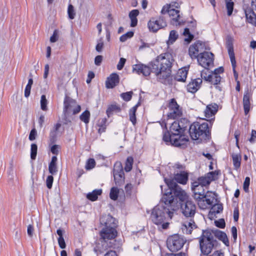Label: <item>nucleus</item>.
Here are the masks:
<instances>
[{"label": "nucleus", "mask_w": 256, "mask_h": 256, "mask_svg": "<svg viewBox=\"0 0 256 256\" xmlns=\"http://www.w3.org/2000/svg\"><path fill=\"white\" fill-rule=\"evenodd\" d=\"M173 59L168 54H160L150 64L152 72L160 82H164L172 74Z\"/></svg>", "instance_id": "f257e3e1"}, {"label": "nucleus", "mask_w": 256, "mask_h": 256, "mask_svg": "<svg viewBox=\"0 0 256 256\" xmlns=\"http://www.w3.org/2000/svg\"><path fill=\"white\" fill-rule=\"evenodd\" d=\"M186 126H180V122H173L170 127V132H165L163 140L167 144H172L175 146L184 145L188 142V136L183 134Z\"/></svg>", "instance_id": "f03ea898"}, {"label": "nucleus", "mask_w": 256, "mask_h": 256, "mask_svg": "<svg viewBox=\"0 0 256 256\" xmlns=\"http://www.w3.org/2000/svg\"><path fill=\"white\" fill-rule=\"evenodd\" d=\"M189 132L194 140H206L210 133L208 123L204 122L200 124L199 122H194L190 125Z\"/></svg>", "instance_id": "7ed1b4c3"}, {"label": "nucleus", "mask_w": 256, "mask_h": 256, "mask_svg": "<svg viewBox=\"0 0 256 256\" xmlns=\"http://www.w3.org/2000/svg\"><path fill=\"white\" fill-rule=\"evenodd\" d=\"M166 213L170 218L173 216V212L170 211L169 208H166L162 207L156 206L152 212L151 218L152 222L156 225H161L163 229L168 228L169 224L164 222L165 220V213Z\"/></svg>", "instance_id": "20e7f679"}, {"label": "nucleus", "mask_w": 256, "mask_h": 256, "mask_svg": "<svg viewBox=\"0 0 256 256\" xmlns=\"http://www.w3.org/2000/svg\"><path fill=\"white\" fill-rule=\"evenodd\" d=\"M223 72L224 68L222 67L216 68L212 72L202 70L201 72V77L204 81L214 85L215 88L218 91H221L222 87L219 86L221 81V77L220 74Z\"/></svg>", "instance_id": "39448f33"}, {"label": "nucleus", "mask_w": 256, "mask_h": 256, "mask_svg": "<svg viewBox=\"0 0 256 256\" xmlns=\"http://www.w3.org/2000/svg\"><path fill=\"white\" fill-rule=\"evenodd\" d=\"M214 238L212 234L209 230L203 231L200 238V246L201 253L204 255L210 254L214 248Z\"/></svg>", "instance_id": "423d86ee"}, {"label": "nucleus", "mask_w": 256, "mask_h": 256, "mask_svg": "<svg viewBox=\"0 0 256 256\" xmlns=\"http://www.w3.org/2000/svg\"><path fill=\"white\" fill-rule=\"evenodd\" d=\"M164 181L168 187L166 192L164 193L162 200L166 205H170L172 211H176L178 208V206H174L176 204V200L174 199V196L172 194L173 189L176 188V182L172 180L164 179Z\"/></svg>", "instance_id": "0eeeda50"}, {"label": "nucleus", "mask_w": 256, "mask_h": 256, "mask_svg": "<svg viewBox=\"0 0 256 256\" xmlns=\"http://www.w3.org/2000/svg\"><path fill=\"white\" fill-rule=\"evenodd\" d=\"M186 240L178 234H174L170 236L167 240V246L172 252L180 250L184 246Z\"/></svg>", "instance_id": "6e6552de"}, {"label": "nucleus", "mask_w": 256, "mask_h": 256, "mask_svg": "<svg viewBox=\"0 0 256 256\" xmlns=\"http://www.w3.org/2000/svg\"><path fill=\"white\" fill-rule=\"evenodd\" d=\"M176 8H178V6L174 4H166L162 7L160 12L163 14L168 13L172 18L173 24H177V23L179 24L180 15L179 10Z\"/></svg>", "instance_id": "1a4fd4ad"}, {"label": "nucleus", "mask_w": 256, "mask_h": 256, "mask_svg": "<svg viewBox=\"0 0 256 256\" xmlns=\"http://www.w3.org/2000/svg\"><path fill=\"white\" fill-rule=\"evenodd\" d=\"M169 112L168 114V118L175 119L180 117L182 114V108L174 98L170 100L168 104Z\"/></svg>", "instance_id": "9d476101"}, {"label": "nucleus", "mask_w": 256, "mask_h": 256, "mask_svg": "<svg viewBox=\"0 0 256 256\" xmlns=\"http://www.w3.org/2000/svg\"><path fill=\"white\" fill-rule=\"evenodd\" d=\"M148 26L150 30L154 32L166 27V22L162 16L158 18H152L148 22Z\"/></svg>", "instance_id": "9b49d317"}, {"label": "nucleus", "mask_w": 256, "mask_h": 256, "mask_svg": "<svg viewBox=\"0 0 256 256\" xmlns=\"http://www.w3.org/2000/svg\"><path fill=\"white\" fill-rule=\"evenodd\" d=\"M197 59L198 64L205 68H208L214 64V54L212 52L200 53Z\"/></svg>", "instance_id": "f8f14e48"}, {"label": "nucleus", "mask_w": 256, "mask_h": 256, "mask_svg": "<svg viewBox=\"0 0 256 256\" xmlns=\"http://www.w3.org/2000/svg\"><path fill=\"white\" fill-rule=\"evenodd\" d=\"M114 176L116 184L121 186L124 183V172L120 162L116 164L114 170Z\"/></svg>", "instance_id": "ddd939ff"}, {"label": "nucleus", "mask_w": 256, "mask_h": 256, "mask_svg": "<svg viewBox=\"0 0 256 256\" xmlns=\"http://www.w3.org/2000/svg\"><path fill=\"white\" fill-rule=\"evenodd\" d=\"M181 210L182 213L186 216L192 217L195 214L196 206L192 201L187 200L184 204H182Z\"/></svg>", "instance_id": "4468645a"}, {"label": "nucleus", "mask_w": 256, "mask_h": 256, "mask_svg": "<svg viewBox=\"0 0 256 256\" xmlns=\"http://www.w3.org/2000/svg\"><path fill=\"white\" fill-rule=\"evenodd\" d=\"M100 235L104 240H112L117 235V232L115 228L104 227L101 230Z\"/></svg>", "instance_id": "2eb2a0df"}, {"label": "nucleus", "mask_w": 256, "mask_h": 256, "mask_svg": "<svg viewBox=\"0 0 256 256\" xmlns=\"http://www.w3.org/2000/svg\"><path fill=\"white\" fill-rule=\"evenodd\" d=\"M133 72L138 74H142L144 76H148L151 72L150 67L143 64H134L132 68Z\"/></svg>", "instance_id": "dca6fc26"}, {"label": "nucleus", "mask_w": 256, "mask_h": 256, "mask_svg": "<svg viewBox=\"0 0 256 256\" xmlns=\"http://www.w3.org/2000/svg\"><path fill=\"white\" fill-rule=\"evenodd\" d=\"M202 42H197L190 46L188 54L192 58H198V52L202 50Z\"/></svg>", "instance_id": "f3484780"}, {"label": "nucleus", "mask_w": 256, "mask_h": 256, "mask_svg": "<svg viewBox=\"0 0 256 256\" xmlns=\"http://www.w3.org/2000/svg\"><path fill=\"white\" fill-rule=\"evenodd\" d=\"M115 219L110 214L103 215L100 218V223L104 227L115 228L116 224Z\"/></svg>", "instance_id": "a211bd4d"}, {"label": "nucleus", "mask_w": 256, "mask_h": 256, "mask_svg": "<svg viewBox=\"0 0 256 256\" xmlns=\"http://www.w3.org/2000/svg\"><path fill=\"white\" fill-rule=\"evenodd\" d=\"M192 188L194 193V198L195 200L200 199L204 196L205 193L204 187L199 184L198 182H193Z\"/></svg>", "instance_id": "6ab92c4d"}, {"label": "nucleus", "mask_w": 256, "mask_h": 256, "mask_svg": "<svg viewBox=\"0 0 256 256\" xmlns=\"http://www.w3.org/2000/svg\"><path fill=\"white\" fill-rule=\"evenodd\" d=\"M119 81L118 75L116 73H112L107 78L106 82V87L108 88H112L118 84Z\"/></svg>", "instance_id": "aec40b11"}, {"label": "nucleus", "mask_w": 256, "mask_h": 256, "mask_svg": "<svg viewBox=\"0 0 256 256\" xmlns=\"http://www.w3.org/2000/svg\"><path fill=\"white\" fill-rule=\"evenodd\" d=\"M218 106L216 104L212 103L208 105L204 111V116L206 118H210L214 116L217 112Z\"/></svg>", "instance_id": "412c9836"}, {"label": "nucleus", "mask_w": 256, "mask_h": 256, "mask_svg": "<svg viewBox=\"0 0 256 256\" xmlns=\"http://www.w3.org/2000/svg\"><path fill=\"white\" fill-rule=\"evenodd\" d=\"M188 70V66H185L179 69L174 76L175 80L181 82H186Z\"/></svg>", "instance_id": "4be33fe9"}, {"label": "nucleus", "mask_w": 256, "mask_h": 256, "mask_svg": "<svg viewBox=\"0 0 256 256\" xmlns=\"http://www.w3.org/2000/svg\"><path fill=\"white\" fill-rule=\"evenodd\" d=\"M202 82V79L200 78L192 80L187 86V90L188 92L192 93H194L196 92L200 88Z\"/></svg>", "instance_id": "5701e85b"}, {"label": "nucleus", "mask_w": 256, "mask_h": 256, "mask_svg": "<svg viewBox=\"0 0 256 256\" xmlns=\"http://www.w3.org/2000/svg\"><path fill=\"white\" fill-rule=\"evenodd\" d=\"M64 106L66 110H72L74 114H76L80 110V106L76 104V103L72 100L68 102V100H66L64 101Z\"/></svg>", "instance_id": "b1692460"}, {"label": "nucleus", "mask_w": 256, "mask_h": 256, "mask_svg": "<svg viewBox=\"0 0 256 256\" xmlns=\"http://www.w3.org/2000/svg\"><path fill=\"white\" fill-rule=\"evenodd\" d=\"M196 228V225L193 220L184 222L182 226V230L184 233L186 234H191L192 230Z\"/></svg>", "instance_id": "393cba45"}, {"label": "nucleus", "mask_w": 256, "mask_h": 256, "mask_svg": "<svg viewBox=\"0 0 256 256\" xmlns=\"http://www.w3.org/2000/svg\"><path fill=\"white\" fill-rule=\"evenodd\" d=\"M174 180L180 184H184L188 181V174L184 172L177 173L174 175Z\"/></svg>", "instance_id": "a878e982"}, {"label": "nucleus", "mask_w": 256, "mask_h": 256, "mask_svg": "<svg viewBox=\"0 0 256 256\" xmlns=\"http://www.w3.org/2000/svg\"><path fill=\"white\" fill-rule=\"evenodd\" d=\"M174 196L182 202H186L188 200V196L186 192L180 188H176L174 192Z\"/></svg>", "instance_id": "bb28decb"}, {"label": "nucleus", "mask_w": 256, "mask_h": 256, "mask_svg": "<svg viewBox=\"0 0 256 256\" xmlns=\"http://www.w3.org/2000/svg\"><path fill=\"white\" fill-rule=\"evenodd\" d=\"M57 158L56 156H53L52 160L49 164L48 171L52 174H55L58 172V167L56 165Z\"/></svg>", "instance_id": "cd10ccee"}, {"label": "nucleus", "mask_w": 256, "mask_h": 256, "mask_svg": "<svg viewBox=\"0 0 256 256\" xmlns=\"http://www.w3.org/2000/svg\"><path fill=\"white\" fill-rule=\"evenodd\" d=\"M205 200L208 202L210 206L212 205L216 202V195L212 192H208L203 196Z\"/></svg>", "instance_id": "c85d7f7f"}, {"label": "nucleus", "mask_w": 256, "mask_h": 256, "mask_svg": "<svg viewBox=\"0 0 256 256\" xmlns=\"http://www.w3.org/2000/svg\"><path fill=\"white\" fill-rule=\"evenodd\" d=\"M250 96L247 93L244 96L243 98V106L245 114H247L250 110Z\"/></svg>", "instance_id": "c756f323"}, {"label": "nucleus", "mask_w": 256, "mask_h": 256, "mask_svg": "<svg viewBox=\"0 0 256 256\" xmlns=\"http://www.w3.org/2000/svg\"><path fill=\"white\" fill-rule=\"evenodd\" d=\"M138 14L139 12L138 10H134L130 12L129 17L131 20V26L134 27L137 24L138 20L136 16Z\"/></svg>", "instance_id": "7c9ffc66"}, {"label": "nucleus", "mask_w": 256, "mask_h": 256, "mask_svg": "<svg viewBox=\"0 0 256 256\" xmlns=\"http://www.w3.org/2000/svg\"><path fill=\"white\" fill-rule=\"evenodd\" d=\"M246 20L253 25H256V15L253 11L250 10L246 12Z\"/></svg>", "instance_id": "2f4dec72"}, {"label": "nucleus", "mask_w": 256, "mask_h": 256, "mask_svg": "<svg viewBox=\"0 0 256 256\" xmlns=\"http://www.w3.org/2000/svg\"><path fill=\"white\" fill-rule=\"evenodd\" d=\"M102 194V190H94L92 192H90L87 194L86 198L92 200V201H95L97 200L98 196Z\"/></svg>", "instance_id": "473e14b6"}, {"label": "nucleus", "mask_w": 256, "mask_h": 256, "mask_svg": "<svg viewBox=\"0 0 256 256\" xmlns=\"http://www.w3.org/2000/svg\"><path fill=\"white\" fill-rule=\"evenodd\" d=\"M219 173V171L216 170L208 173L206 176H205L207 178L208 180L204 184H210L212 181L216 179Z\"/></svg>", "instance_id": "72a5a7b5"}, {"label": "nucleus", "mask_w": 256, "mask_h": 256, "mask_svg": "<svg viewBox=\"0 0 256 256\" xmlns=\"http://www.w3.org/2000/svg\"><path fill=\"white\" fill-rule=\"evenodd\" d=\"M233 164L236 169H238L240 166L241 156L239 154H233L232 155Z\"/></svg>", "instance_id": "f704fd0d"}, {"label": "nucleus", "mask_w": 256, "mask_h": 256, "mask_svg": "<svg viewBox=\"0 0 256 256\" xmlns=\"http://www.w3.org/2000/svg\"><path fill=\"white\" fill-rule=\"evenodd\" d=\"M178 38V34L177 32L174 30L170 32L168 40L167 41L168 45L172 44Z\"/></svg>", "instance_id": "c9c22d12"}, {"label": "nucleus", "mask_w": 256, "mask_h": 256, "mask_svg": "<svg viewBox=\"0 0 256 256\" xmlns=\"http://www.w3.org/2000/svg\"><path fill=\"white\" fill-rule=\"evenodd\" d=\"M138 108V105L133 106L130 110V120L132 122V124L134 125L136 122V112Z\"/></svg>", "instance_id": "e433bc0d"}, {"label": "nucleus", "mask_w": 256, "mask_h": 256, "mask_svg": "<svg viewBox=\"0 0 256 256\" xmlns=\"http://www.w3.org/2000/svg\"><path fill=\"white\" fill-rule=\"evenodd\" d=\"M228 52L229 56L232 64V66L234 68L236 66V59L233 47L232 46H229L228 47Z\"/></svg>", "instance_id": "4c0bfd02"}, {"label": "nucleus", "mask_w": 256, "mask_h": 256, "mask_svg": "<svg viewBox=\"0 0 256 256\" xmlns=\"http://www.w3.org/2000/svg\"><path fill=\"white\" fill-rule=\"evenodd\" d=\"M119 192L120 190L118 188L116 187L112 188L110 193V198L114 200H116L118 198Z\"/></svg>", "instance_id": "58836bf2"}, {"label": "nucleus", "mask_w": 256, "mask_h": 256, "mask_svg": "<svg viewBox=\"0 0 256 256\" xmlns=\"http://www.w3.org/2000/svg\"><path fill=\"white\" fill-rule=\"evenodd\" d=\"M198 202V204L201 209H206L208 206H210L208 202L205 200V198H201L200 199L196 200Z\"/></svg>", "instance_id": "ea45409f"}, {"label": "nucleus", "mask_w": 256, "mask_h": 256, "mask_svg": "<svg viewBox=\"0 0 256 256\" xmlns=\"http://www.w3.org/2000/svg\"><path fill=\"white\" fill-rule=\"evenodd\" d=\"M226 3V7L227 10V14L228 16H230L233 12L234 9V2L232 0H225Z\"/></svg>", "instance_id": "a19ab883"}, {"label": "nucleus", "mask_w": 256, "mask_h": 256, "mask_svg": "<svg viewBox=\"0 0 256 256\" xmlns=\"http://www.w3.org/2000/svg\"><path fill=\"white\" fill-rule=\"evenodd\" d=\"M90 118V112L88 110H85L80 116V119L85 124H87L89 122Z\"/></svg>", "instance_id": "79ce46f5"}, {"label": "nucleus", "mask_w": 256, "mask_h": 256, "mask_svg": "<svg viewBox=\"0 0 256 256\" xmlns=\"http://www.w3.org/2000/svg\"><path fill=\"white\" fill-rule=\"evenodd\" d=\"M33 84V80L32 78L28 80V83L26 86V87L24 90V96L26 98L29 96L30 93V90L32 88V86Z\"/></svg>", "instance_id": "37998d69"}, {"label": "nucleus", "mask_w": 256, "mask_h": 256, "mask_svg": "<svg viewBox=\"0 0 256 256\" xmlns=\"http://www.w3.org/2000/svg\"><path fill=\"white\" fill-rule=\"evenodd\" d=\"M120 110V108L116 105H111L106 110V113L108 116L113 112H119Z\"/></svg>", "instance_id": "c03bdc74"}, {"label": "nucleus", "mask_w": 256, "mask_h": 256, "mask_svg": "<svg viewBox=\"0 0 256 256\" xmlns=\"http://www.w3.org/2000/svg\"><path fill=\"white\" fill-rule=\"evenodd\" d=\"M133 161L134 160L132 157L129 156L127 158L124 167V170L126 172H130L132 170Z\"/></svg>", "instance_id": "a18cd8bd"}, {"label": "nucleus", "mask_w": 256, "mask_h": 256, "mask_svg": "<svg viewBox=\"0 0 256 256\" xmlns=\"http://www.w3.org/2000/svg\"><path fill=\"white\" fill-rule=\"evenodd\" d=\"M38 150V146L35 144H32L31 145L30 148V158L32 160L36 158Z\"/></svg>", "instance_id": "49530a36"}, {"label": "nucleus", "mask_w": 256, "mask_h": 256, "mask_svg": "<svg viewBox=\"0 0 256 256\" xmlns=\"http://www.w3.org/2000/svg\"><path fill=\"white\" fill-rule=\"evenodd\" d=\"M40 108L43 110H46L47 108V104H48V100L46 98V96L45 95L43 94L41 96L40 98Z\"/></svg>", "instance_id": "de8ad7c7"}, {"label": "nucleus", "mask_w": 256, "mask_h": 256, "mask_svg": "<svg viewBox=\"0 0 256 256\" xmlns=\"http://www.w3.org/2000/svg\"><path fill=\"white\" fill-rule=\"evenodd\" d=\"M183 34L186 37L184 38V40L189 43L193 38L194 36L192 35L188 28H186L184 31Z\"/></svg>", "instance_id": "09e8293b"}, {"label": "nucleus", "mask_w": 256, "mask_h": 256, "mask_svg": "<svg viewBox=\"0 0 256 256\" xmlns=\"http://www.w3.org/2000/svg\"><path fill=\"white\" fill-rule=\"evenodd\" d=\"M222 206L221 204H214L211 209L210 212L212 214H218L222 212Z\"/></svg>", "instance_id": "8fccbe9b"}, {"label": "nucleus", "mask_w": 256, "mask_h": 256, "mask_svg": "<svg viewBox=\"0 0 256 256\" xmlns=\"http://www.w3.org/2000/svg\"><path fill=\"white\" fill-rule=\"evenodd\" d=\"M132 94V92H124L120 94V96L124 100L128 102L131 100Z\"/></svg>", "instance_id": "3c124183"}, {"label": "nucleus", "mask_w": 256, "mask_h": 256, "mask_svg": "<svg viewBox=\"0 0 256 256\" xmlns=\"http://www.w3.org/2000/svg\"><path fill=\"white\" fill-rule=\"evenodd\" d=\"M68 17L70 19H74V18L76 12L74 6L72 4H69L68 6Z\"/></svg>", "instance_id": "603ef678"}, {"label": "nucleus", "mask_w": 256, "mask_h": 256, "mask_svg": "<svg viewBox=\"0 0 256 256\" xmlns=\"http://www.w3.org/2000/svg\"><path fill=\"white\" fill-rule=\"evenodd\" d=\"M134 36V32H128L127 33L122 35L120 37V40L122 42L126 41L128 38H130Z\"/></svg>", "instance_id": "864d4df0"}, {"label": "nucleus", "mask_w": 256, "mask_h": 256, "mask_svg": "<svg viewBox=\"0 0 256 256\" xmlns=\"http://www.w3.org/2000/svg\"><path fill=\"white\" fill-rule=\"evenodd\" d=\"M95 160L93 158H90L89 159L87 162L86 164V170H90L92 168H94L95 166Z\"/></svg>", "instance_id": "5fc2aeb1"}, {"label": "nucleus", "mask_w": 256, "mask_h": 256, "mask_svg": "<svg viewBox=\"0 0 256 256\" xmlns=\"http://www.w3.org/2000/svg\"><path fill=\"white\" fill-rule=\"evenodd\" d=\"M218 236L225 244L228 242V238L224 232H220L218 233Z\"/></svg>", "instance_id": "6e6d98bb"}, {"label": "nucleus", "mask_w": 256, "mask_h": 256, "mask_svg": "<svg viewBox=\"0 0 256 256\" xmlns=\"http://www.w3.org/2000/svg\"><path fill=\"white\" fill-rule=\"evenodd\" d=\"M54 181V178L52 176H48L46 180V184L48 188L49 189L52 187V183Z\"/></svg>", "instance_id": "4d7b16f0"}, {"label": "nucleus", "mask_w": 256, "mask_h": 256, "mask_svg": "<svg viewBox=\"0 0 256 256\" xmlns=\"http://www.w3.org/2000/svg\"><path fill=\"white\" fill-rule=\"evenodd\" d=\"M208 180L206 176L201 177L199 178L197 182H198L199 184L202 186L204 187V186H206L209 184H204Z\"/></svg>", "instance_id": "13d9d810"}, {"label": "nucleus", "mask_w": 256, "mask_h": 256, "mask_svg": "<svg viewBox=\"0 0 256 256\" xmlns=\"http://www.w3.org/2000/svg\"><path fill=\"white\" fill-rule=\"evenodd\" d=\"M126 62V60L125 58H120L116 66L118 70H121L123 68Z\"/></svg>", "instance_id": "bf43d9fd"}, {"label": "nucleus", "mask_w": 256, "mask_h": 256, "mask_svg": "<svg viewBox=\"0 0 256 256\" xmlns=\"http://www.w3.org/2000/svg\"><path fill=\"white\" fill-rule=\"evenodd\" d=\"M37 135V132L35 128H33L31 130L30 135H29V140H34L36 139V136Z\"/></svg>", "instance_id": "052dcab7"}, {"label": "nucleus", "mask_w": 256, "mask_h": 256, "mask_svg": "<svg viewBox=\"0 0 256 256\" xmlns=\"http://www.w3.org/2000/svg\"><path fill=\"white\" fill-rule=\"evenodd\" d=\"M216 226L220 228H224L225 226V222L223 219L215 221Z\"/></svg>", "instance_id": "680f3d73"}, {"label": "nucleus", "mask_w": 256, "mask_h": 256, "mask_svg": "<svg viewBox=\"0 0 256 256\" xmlns=\"http://www.w3.org/2000/svg\"><path fill=\"white\" fill-rule=\"evenodd\" d=\"M250 182V178L248 177H246L244 182V189L246 192L248 190Z\"/></svg>", "instance_id": "e2e57ef3"}, {"label": "nucleus", "mask_w": 256, "mask_h": 256, "mask_svg": "<svg viewBox=\"0 0 256 256\" xmlns=\"http://www.w3.org/2000/svg\"><path fill=\"white\" fill-rule=\"evenodd\" d=\"M58 32L56 30H55L53 33V34L50 38V41L51 42H54L58 40Z\"/></svg>", "instance_id": "0e129e2a"}, {"label": "nucleus", "mask_w": 256, "mask_h": 256, "mask_svg": "<svg viewBox=\"0 0 256 256\" xmlns=\"http://www.w3.org/2000/svg\"><path fill=\"white\" fill-rule=\"evenodd\" d=\"M104 43L102 40H99L96 46V50L98 52H100L103 48Z\"/></svg>", "instance_id": "69168bd1"}, {"label": "nucleus", "mask_w": 256, "mask_h": 256, "mask_svg": "<svg viewBox=\"0 0 256 256\" xmlns=\"http://www.w3.org/2000/svg\"><path fill=\"white\" fill-rule=\"evenodd\" d=\"M94 77V74L92 72H89L88 75V78L86 82L87 84H90L92 80Z\"/></svg>", "instance_id": "338daca9"}, {"label": "nucleus", "mask_w": 256, "mask_h": 256, "mask_svg": "<svg viewBox=\"0 0 256 256\" xmlns=\"http://www.w3.org/2000/svg\"><path fill=\"white\" fill-rule=\"evenodd\" d=\"M58 245L61 248L64 249L66 248V244L64 238L58 239Z\"/></svg>", "instance_id": "774afa93"}]
</instances>
